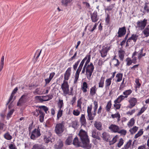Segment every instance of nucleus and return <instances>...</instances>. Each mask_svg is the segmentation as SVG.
<instances>
[{"label":"nucleus","mask_w":149,"mask_h":149,"mask_svg":"<svg viewBox=\"0 0 149 149\" xmlns=\"http://www.w3.org/2000/svg\"><path fill=\"white\" fill-rule=\"evenodd\" d=\"M78 135L82 143L79 141L77 137H76L73 141V145L77 147H79L82 146V144L84 147L88 149L90 148L91 147V145L89 143V140L87 133L84 130L81 129L80 130Z\"/></svg>","instance_id":"f257e3e1"},{"label":"nucleus","mask_w":149,"mask_h":149,"mask_svg":"<svg viewBox=\"0 0 149 149\" xmlns=\"http://www.w3.org/2000/svg\"><path fill=\"white\" fill-rule=\"evenodd\" d=\"M65 123L63 121L56 124L55 127L54 132L58 136H61L65 130Z\"/></svg>","instance_id":"f03ea898"},{"label":"nucleus","mask_w":149,"mask_h":149,"mask_svg":"<svg viewBox=\"0 0 149 149\" xmlns=\"http://www.w3.org/2000/svg\"><path fill=\"white\" fill-rule=\"evenodd\" d=\"M94 69V66L93 63H90V64H88V66H86V75L88 79L90 80L91 79Z\"/></svg>","instance_id":"7ed1b4c3"},{"label":"nucleus","mask_w":149,"mask_h":149,"mask_svg":"<svg viewBox=\"0 0 149 149\" xmlns=\"http://www.w3.org/2000/svg\"><path fill=\"white\" fill-rule=\"evenodd\" d=\"M61 88L63 91L64 96H65L67 95H72V92H69V85L67 81H64L63 83L61 84Z\"/></svg>","instance_id":"20e7f679"},{"label":"nucleus","mask_w":149,"mask_h":149,"mask_svg":"<svg viewBox=\"0 0 149 149\" xmlns=\"http://www.w3.org/2000/svg\"><path fill=\"white\" fill-rule=\"evenodd\" d=\"M111 45L108 44L102 46V49L100 50L101 56L102 58L106 57L108 52L111 49Z\"/></svg>","instance_id":"39448f33"},{"label":"nucleus","mask_w":149,"mask_h":149,"mask_svg":"<svg viewBox=\"0 0 149 149\" xmlns=\"http://www.w3.org/2000/svg\"><path fill=\"white\" fill-rule=\"evenodd\" d=\"M147 19L145 18L143 20H138L136 23V27L142 30L144 29L147 24Z\"/></svg>","instance_id":"423d86ee"},{"label":"nucleus","mask_w":149,"mask_h":149,"mask_svg":"<svg viewBox=\"0 0 149 149\" xmlns=\"http://www.w3.org/2000/svg\"><path fill=\"white\" fill-rule=\"evenodd\" d=\"M40 129L39 127L35 128L32 132L31 136V138L32 139L35 140L40 137L41 135Z\"/></svg>","instance_id":"0eeeda50"},{"label":"nucleus","mask_w":149,"mask_h":149,"mask_svg":"<svg viewBox=\"0 0 149 149\" xmlns=\"http://www.w3.org/2000/svg\"><path fill=\"white\" fill-rule=\"evenodd\" d=\"M27 95H23L20 98L19 102L17 103V106H22L27 102Z\"/></svg>","instance_id":"6e6552de"},{"label":"nucleus","mask_w":149,"mask_h":149,"mask_svg":"<svg viewBox=\"0 0 149 149\" xmlns=\"http://www.w3.org/2000/svg\"><path fill=\"white\" fill-rule=\"evenodd\" d=\"M128 101L130 104L127 106V107L128 108L132 109L136 105L137 100L136 98L132 97L130 98Z\"/></svg>","instance_id":"1a4fd4ad"},{"label":"nucleus","mask_w":149,"mask_h":149,"mask_svg":"<svg viewBox=\"0 0 149 149\" xmlns=\"http://www.w3.org/2000/svg\"><path fill=\"white\" fill-rule=\"evenodd\" d=\"M132 91L130 89L125 91L123 93V94L124 95H121L118 97L120 98V100H123L125 98H127L128 96L132 93Z\"/></svg>","instance_id":"9d476101"},{"label":"nucleus","mask_w":149,"mask_h":149,"mask_svg":"<svg viewBox=\"0 0 149 149\" xmlns=\"http://www.w3.org/2000/svg\"><path fill=\"white\" fill-rule=\"evenodd\" d=\"M91 18L93 22H95L98 20L99 17L97 15V11H95L93 13H91Z\"/></svg>","instance_id":"9b49d317"},{"label":"nucleus","mask_w":149,"mask_h":149,"mask_svg":"<svg viewBox=\"0 0 149 149\" xmlns=\"http://www.w3.org/2000/svg\"><path fill=\"white\" fill-rule=\"evenodd\" d=\"M126 31V30L125 27L120 28L118 32L117 37L118 38L122 37L125 34Z\"/></svg>","instance_id":"f8f14e48"},{"label":"nucleus","mask_w":149,"mask_h":149,"mask_svg":"<svg viewBox=\"0 0 149 149\" xmlns=\"http://www.w3.org/2000/svg\"><path fill=\"white\" fill-rule=\"evenodd\" d=\"M71 67L68 68L65 72L64 74V81H68L71 75Z\"/></svg>","instance_id":"ddd939ff"},{"label":"nucleus","mask_w":149,"mask_h":149,"mask_svg":"<svg viewBox=\"0 0 149 149\" xmlns=\"http://www.w3.org/2000/svg\"><path fill=\"white\" fill-rule=\"evenodd\" d=\"M120 127L116 125L112 124L109 127V130L113 132L118 133Z\"/></svg>","instance_id":"4468645a"},{"label":"nucleus","mask_w":149,"mask_h":149,"mask_svg":"<svg viewBox=\"0 0 149 149\" xmlns=\"http://www.w3.org/2000/svg\"><path fill=\"white\" fill-rule=\"evenodd\" d=\"M63 141L59 139L57 143L54 145V147L56 149H61L63 146Z\"/></svg>","instance_id":"2eb2a0df"},{"label":"nucleus","mask_w":149,"mask_h":149,"mask_svg":"<svg viewBox=\"0 0 149 149\" xmlns=\"http://www.w3.org/2000/svg\"><path fill=\"white\" fill-rule=\"evenodd\" d=\"M52 134L50 133L46 134L44 136V141L46 143H48L50 142H52L51 140Z\"/></svg>","instance_id":"dca6fc26"},{"label":"nucleus","mask_w":149,"mask_h":149,"mask_svg":"<svg viewBox=\"0 0 149 149\" xmlns=\"http://www.w3.org/2000/svg\"><path fill=\"white\" fill-rule=\"evenodd\" d=\"M119 98L118 97L117 99L116 100L114 101V107L117 109H118L120 108L121 105L119 103L122 100H120V99L119 100Z\"/></svg>","instance_id":"f3484780"},{"label":"nucleus","mask_w":149,"mask_h":149,"mask_svg":"<svg viewBox=\"0 0 149 149\" xmlns=\"http://www.w3.org/2000/svg\"><path fill=\"white\" fill-rule=\"evenodd\" d=\"M102 137L104 140L107 141H109V140L110 136L108 133L106 132H104L102 134Z\"/></svg>","instance_id":"a211bd4d"},{"label":"nucleus","mask_w":149,"mask_h":149,"mask_svg":"<svg viewBox=\"0 0 149 149\" xmlns=\"http://www.w3.org/2000/svg\"><path fill=\"white\" fill-rule=\"evenodd\" d=\"M92 136L96 139L100 140V138L98 136V133L96 130H93L92 133Z\"/></svg>","instance_id":"6ab92c4d"},{"label":"nucleus","mask_w":149,"mask_h":149,"mask_svg":"<svg viewBox=\"0 0 149 149\" xmlns=\"http://www.w3.org/2000/svg\"><path fill=\"white\" fill-rule=\"evenodd\" d=\"M142 33L146 37H148L149 36V24L145 29L144 28L142 31Z\"/></svg>","instance_id":"aec40b11"},{"label":"nucleus","mask_w":149,"mask_h":149,"mask_svg":"<svg viewBox=\"0 0 149 149\" xmlns=\"http://www.w3.org/2000/svg\"><path fill=\"white\" fill-rule=\"evenodd\" d=\"M97 89L95 86H94L91 87L90 90V95L92 96H93L96 93Z\"/></svg>","instance_id":"412c9836"},{"label":"nucleus","mask_w":149,"mask_h":149,"mask_svg":"<svg viewBox=\"0 0 149 149\" xmlns=\"http://www.w3.org/2000/svg\"><path fill=\"white\" fill-rule=\"evenodd\" d=\"M94 126L97 129L99 130H101L102 129V123L100 122L95 121V123L94 124Z\"/></svg>","instance_id":"4be33fe9"},{"label":"nucleus","mask_w":149,"mask_h":149,"mask_svg":"<svg viewBox=\"0 0 149 149\" xmlns=\"http://www.w3.org/2000/svg\"><path fill=\"white\" fill-rule=\"evenodd\" d=\"M125 52L123 50L120 49L118 51V55L121 60H123L124 58Z\"/></svg>","instance_id":"5701e85b"},{"label":"nucleus","mask_w":149,"mask_h":149,"mask_svg":"<svg viewBox=\"0 0 149 149\" xmlns=\"http://www.w3.org/2000/svg\"><path fill=\"white\" fill-rule=\"evenodd\" d=\"M111 80L109 78L107 79L105 82V88L106 89H108L109 88L111 82Z\"/></svg>","instance_id":"b1692460"},{"label":"nucleus","mask_w":149,"mask_h":149,"mask_svg":"<svg viewBox=\"0 0 149 149\" xmlns=\"http://www.w3.org/2000/svg\"><path fill=\"white\" fill-rule=\"evenodd\" d=\"M105 77H102L99 83L98 87L103 88L104 87Z\"/></svg>","instance_id":"393cba45"},{"label":"nucleus","mask_w":149,"mask_h":149,"mask_svg":"<svg viewBox=\"0 0 149 149\" xmlns=\"http://www.w3.org/2000/svg\"><path fill=\"white\" fill-rule=\"evenodd\" d=\"M31 149H45L44 146L39 144L34 145Z\"/></svg>","instance_id":"a878e982"},{"label":"nucleus","mask_w":149,"mask_h":149,"mask_svg":"<svg viewBox=\"0 0 149 149\" xmlns=\"http://www.w3.org/2000/svg\"><path fill=\"white\" fill-rule=\"evenodd\" d=\"M57 105L58 109H63L64 106L63 100L59 99Z\"/></svg>","instance_id":"bb28decb"},{"label":"nucleus","mask_w":149,"mask_h":149,"mask_svg":"<svg viewBox=\"0 0 149 149\" xmlns=\"http://www.w3.org/2000/svg\"><path fill=\"white\" fill-rule=\"evenodd\" d=\"M87 88L88 85L87 83L86 82H84L81 89L84 93H85L87 91L86 89Z\"/></svg>","instance_id":"cd10ccee"},{"label":"nucleus","mask_w":149,"mask_h":149,"mask_svg":"<svg viewBox=\"0 0 149 149\" xmlns=\"http://www.w3.org/2000/svg\"><path fill=\"white\" fill-rule=\"evenodd\" d=\"M123 74L121 73H118L117 74L116 76V78H117L116 82H119L121 81L122 79Z\"/></svg>","instance_id":"c85d7f7f"},{"label":"nucleus","mask_w":149,"mask_h":149,"mask_svg":"<svg viewBox=\"0 0 149 149\" xmlns=\"http://www.w3.org/2000/svg\"><path fill=\"white\" fill-rule=\"evenodd\" d=\"M80 120L82 125H85L86 124V120L84 114H81Z\"/></svg>","instance_id":"c756f323"},{"label":"nucleus","mask_w":149,"mask_h":149,"mask_svg":"<svg viewBox=\"0 0 149 149\" xmlns=\"http://www.w3.org/2000/svg\"><path fill=\"white\" fill-rule=\"evenodd\" d=\"M135 123V120L134 118H133L131 119L127 124V126L129 127H132Z\"/></svg>","instance_id":"7c9ffc66"},{"label":"nucleus","mask_w":149,"mask_h":149,"mask_svg":"<svg viewBox=\"0 0 149 149\" xmlns=\"http://www.w3.org/2000/svg\"><path fill=\"white\" fill-rule=\"evenodd\" d=\"M148 3H146L145 4L144 6V10L142 12L144 13H149V7L148 5Z\"/></svg>","instance_id":"2f4dec72"},{"label":"nucleus","mask_w":149,"mask_h":149,"mask_svg":"<svg viewBox=\"0 0 149 149\" xmlns=\"http://www.w3.org/2000/svg\"><path fill=\"white\" fill-rule=\"evenodd\" d=\"M33 93L36 95H39L44 94L45 93H44V91H41L39 88H36L35 91L33 92Z\"/></svg>","instance_id":"473e14b6"},{"label":"nucleus","mask_w":149,"mask_h":149,"mask_svg":"<svg viewBox=\"0 0 149 149\" xmlns=\"http://www.w3.org/2000/svg\"><path fill=\"white\" fill-rule=\"evenodd\" d=\"M72 0H62L61 1V3L62 5L66 6H68V4H70Z\"/></svg>","instance_id":"72a5a7b5"},{"label":"nucleus","mask_w":149,"mask_h":149,"mask_svg":"<svg viewBox=\"0 0 149 149\" xmlns=\"http://www.w3.org/2000/svg\"><path fill=\"white\" fill-rule=\"evenodd\" d=\"M4 137L6 139L10 140L12 138V136L8 132H6L3 135Z\"/></svg>","instance_id":"f704fd0d"},{"label":"nucleus","mask_w":149,"mask_h":149,"mask_svg":"<svg viewBox=\"0 0 149 149\" xmlns=\"http://www.w3.org/2000/svg\"><path fill=\"white\" fill-rule=\"evenodd\" d=\"M112 61L115 66L118 67L119 65L120 62L118 59L115 58V57L113 58Z\"/></svg>","instance_id":"c9c22d12"},{"label":"nucleus","mask_w":149,"mask_h":149,"mask_svg":"<svg viewBox=\"0 0 149 149\" xmlns=\"http://www.w3.org/2000/svg\"><path fill=\"white\" fill-rule=\"evenodd\" d=\"M115 4H110L109 6H107V8L105 9V10L106 12V11H110L111 10L114 8L115 6Z\"/></svg>","instance_id":"e433bc0d"},{"label":"nucleus","mask_w":149,"mask_h":149,"mask_svg":"<svg viewBox=\"0 0 149 149\" xmlns=\"http://www.w3.org/2000/svg\"><path fill=\"white\" fill-rule=\"evenodd\" d=\"M93 104L94 105V107H93V113L94 115H96V111L97 109L98 104L97 102L96 101H94L93 102Z\"/></svg>","instance_id":"4c0bfd02"},{"label":"nucleus","mask_w":149,"mask_h":149,"mask_svg":"<svg viewBox=\"0 0 149 149\" xmlns=\"http://www.w3.org/2000/svg\"><path fill=\"white\" fill-rule=\"evenodd\" d=\"M138 127L136 126L130 129L129 131L132 134L135 133L138 130Z\"/></svg>","instance_id":"58836bf2"},{"label":"nucleus","mask_w":149,"mask_h":149,"mask_svg":"<svg viewBox=\"0 0 149 149\" xmlns=\"http://www.w3.org/2000/svg\"><path fill=\"white\" fill-rule=\"evenodd\" d=\"M138 36L136 34H133L130 38L131 40H132L134 42H135L137 40Z\"/></svg>","instance_id":"ea45409f"},{"label":"nucleus","mask_w":149,"mask_h":149,"mask_svg":"<svg viewBox=\"0 0 149 149\" xmlns=\"http://www.w3.org/2000/svg\"><path fill=\"white\" fill-rule=\"evenodd\" d=\"M72 136H69L65 141V143L68 145H70L72 141Z\"/></svg>","instance_id":"a19ab883"},{"label":"nucleus","mask_w":149,"mask_h":149,"mask_svg":"<svg viewBox=\"0 0 149 149\" xmlns=\"http://www.w3.org/2000/svg\"><path fill=\"white\" fill-rule=\"evenodd\" d=\"M143 133V131L142 129L139 130L138 133L135 134L134 138L135 139H136L139 136H141Z\"/></svg>","instance_id":"79ce46f5"},{"label":"nucleus","mask_w":149,"mask_h":149,"mask_svg":"<svg viewBox=\"0 0 149 149\" xmlns=\"http://www.w3.org/2000/svg\"><path fill=\"white\" fill-rule=\"evenodd\" d=\"M63 112V109H58L57 116V118L58 120L62 116Z\"/></svg>","instance_id":"37998d69"},{"label":"nucleus","mask_w":149,"mask_h":149,"mask_svg":"<svg viewBox=\"0 0 149 149\" xmlns=\"http://www.w3.org/2000/svg\"><path fill=\"white\" fill-rule=\"evenodd\" d=\"M45 116V114L42 112H40V115L39 116V120L40 122L42 123L44 121V117Z\"/></svg>","instance_id":"c03bdc74"},{"label":"nucleus","mask_w":149,"mask_h":149,"mask_svg":"<svg viewBox=\"0 0 149 149\" xmlns=\"http://www.w3.org/2000/svg\"><path fill=\"white\" fill-rule=\"evenodd\" d=\"M147 107H145L144 106L139 111L138 113L137 114V116H139L142 113H143L146 109Z\"/></svg>","instance_id":"a18cd8bd"},{"label":"nucleus","mask_w":149,"mask_h":149,"mask_svg":"<svg viewBox=\"0 0 149 149\" xmlns=\"http://www.w3.org/2000/svg\"><path fill=\"white\" fill-rule=\"evenodd\" d=\"M111 101L110 100L108 102L106 107V109L107 111H110V109L111 107Z\"/></svg>","instance_id":"49530a36"},{"label":"nucleus","mask_w":149,"mask_h":149,"mask_svg":"<svg viewBox=\"0 0 149 149\" xmlns=\"http://www.w3.org/2000/svg\"><path fill=\"white\" fill-rule=\"evenodd\" d=\"M96 115H94V113L93 114L91 113H90L88 114V120H93L95 116Z\"/></svg>","instance_id":"de8ad7c7"},{"label":"nucleus","mask_w":149,"mask_h":149,"mask_svg":"<svg viewBox=\"0 0 149 149\" xmlns=\"http://www.w3.org/2000/svg\"><path fill=\"white\" fill-rule=\"evenodd\" d=\"M14 111V109L10 110L7 116L6 117L7 119L8 120L11 117V115H12Z\"/></svg>","instance_id":"09e8293b"},{"label":"nucleus","mask_w":149,"mask_h":149,"mask_svg":"<svg viewBox=\"0 0 149 149\" xmlns=\"http://www.w3.org/2000/svg\"><path fill=\"white\" fill-rule=\"evenodd\" d=\"M4 56H3L1 59V63L0 65V72L2 70L4 65Z\"/></svg>","instance_id":"8fccbe9b"},{"label":"nucleus","mask_w":149,"mask_h":149,"mask_svg":"<svg viewBox=\"0 0 149 149\" xmlns=\"http://www.w3.org/2000/svg\"><path fill=\"white\" fill-rule=\"evenodd\" d=\"M143 49L141 48V49L139 50V53L138 54V58L139 60H140L142 57V55L143 53Z\"/></svg>","instance_id":"3c124183"},{"label":"nucleus","mask_w":149,"mask_h":149,"mask_svg":"<svg viewBox=\"0 0 149 149\" xmlns=\"http://www.w3.org/2000/svg\"><path fill=\"white\" fill-rule=\"evenodd\" d=\"M126 61L127 62L126 65L127 66H130L133 63L132 59L130 58H127L126 60Z\"/></svg>","instance_id":"603ef678"},{"label":"nucleus","mask_w":149,"mask_h":149,"mask_svg":"<svg viewBox=\"0 0 149 149\" xmlns=\"http://www.w3.org/2000/svg\"><path fill=\"white\" fill-rule=\"evenodd\" d=\"M40 112H42V111L39 109H36L34 113V115L36 116L37 117L39 115H40Z\"/></svg>","instance_id":"864d4df0"},{"label":"nucleus","mask_w":149,"mask_h":149,"mask_svg":"<svg viewBox=\"0 0 149 149\" xmlns=\"http://www.w3.org/2000/svg\"><path fill=\"white\" fill-rule=\"evenodd\" d=\"M111 116L113 118H118V121H119L120 120V114H119L118 113H116L114 114H112Z\"/></svg>","instance_id":"5fc2aeb1"},{"label":"nucleus","mask_w":149,"mask_h":149,"mask_svg":"<svg viewBox=\"0 0 149 149\" xmlns=\"http://www.w3.org/2000/svg\"><path fill=\"white\" fill-rule=\"evenodd\" d=\"M87 57L88 58L84 65L86 67L87 66H88V63L90 62L91 59V56L90 55H87Z\"/></svg>","instance_id":"6e6d98bb"},{"label":"nucleus","mask_w":149,"mask_h":149,"mask_svg":"<svg viewBox=\"0 0 149 149\" xmlns=\"http://www.w3.org/2000/svg\"><path fill=\"white\" fill-rule=\"evenodd\" d=\"M118 133L121 134V135H125L127 133V131L125 130H120V128H119V129Z\"/></svg>","instance_id":"4d7b16f0"},{"label":"nucleus","mask_w":149,"mask_h":149,"mask_svg":"<svg viewBox=\"0 0 149 149\" xmlns=\"http://www.w3.org/2000/svg\"><path fill=\"white\" fill-rule=\"evenodd\" d=\"M123 143L124 142L123 139L122 138H120L117 144V146L120 148L123 144Z\"/></svg>","instance_id":"13d9d810"},{"label":"nucleus","mask_w":149,"mask_h":149,"mask_svg":"<svg viewBox=\"0 0 149 149\" xmlns=\"http://www.w3.org/2000/svg\"><path fill=\"white\" fill-rule=\"evenodd\" d=\"M39 108L44 110L46 113H47V111L48 110V108L47 107L45 106H39Z\"/></svg>","instance_id":"bf43d9fd"},{"label":"nucleus","mask_w":149,"mask_h":149,"mask_svg":"<svg viewBox=\"0 0 149 149\" xmlns=\"http://www.w3.org/2000/svg\"><path fill=\"white\" fill-rule=\"evenodd\" d=\"M73 114L75 116H78L80 113L79 111L78 110H74L73 111Z\"/></svg>","instance_id":"052dcab7"},{"label":"nucleus","mask_w":149,"mask_h":149,"mask_svg":"<svg viewBox=\"0 0 149 149\" xmlns=\"http://www.w3.org/2000/svg\"><path fill=\"white\" fill-rule=\"evenodd\" d=\"M110 20V17L109 14H107V17L105 18V22L107 24L109 23Z\"/></svg>","instance_id":"680f3d73"},{"label":"nucleus","mask_w":149,"mask_h":149,"mask_svg":"<svg viewBox=\"0 0 149 149\" xmlns=\"http://www.w3.org/2000/svg\"><path fill=\"white\" fill-rule=\"evenodd\" d=\"M80 60L79 59L77 62H76L74 65H73V68L74 70H75L77 68L78 65L80 62Z\"/></svg>","instance_id":"e2e57ef3"},{"label":"nucleus","mask_w":149,"mask_h":149,"mask_svg":"<svg viewBox=\"0 0 149 149\" xmlns=\"http://www.w3.org/2000/svg\"><path fill=\"white\" fill-rule=\"evenodd\" d=\"M35 99L36 100H39L40 101L42 102L44 101V100H43V97L42 96H36L35 97Z\"/></svg>","instance_id":"0e129e2a"},{"label":"nucleus","mask_w":149,"mask_h":149,"mask_svg":"<svg viewBox=\"0 0 149 149\" xmlns=\"http://www.w3.org/2000/svg\"><path fill=\"white\" fill-rule=\"evenodd\" d=\"M130 145L131 142H128L126 145H125L124 147L122 148H123V149H128L130 147Z\"/></svg>","instance_id":"69168bd1"},{"label":"nucleus","mask_w":149,"mask_h":149,"mask_svg":"<svg viewBox=\"0 0 149 149\" xmlns=\"http://www.w3.org/2000/svg\"><path fill=\"white\" fill-rule=\"evenodd\" d=\"M135 82L136 84V87L137 88H139L140 87L141 84L139 82V79H136Z\"/></svg>","instance_id":"338daca9"},{"label":"nucleus","mask_w":149,"mask_h":149,"mask_svg":"<svg viewBox=\"0 0 149 149\" xmlns=\"http://www.w3.org/2000/svg\"><path fill=\"white\" fill-rule=\"evenodd\" d=\"M9 149H17L15 146L13 144H10L9 146Z\"/></svg>","instance_id":"774afa93"}]
</instances>
